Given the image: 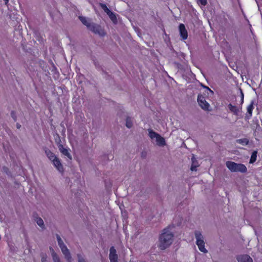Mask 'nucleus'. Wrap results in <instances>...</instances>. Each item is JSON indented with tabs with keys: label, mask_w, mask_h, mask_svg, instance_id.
Segmentation results:
<instances>
[{
	"label": "nucleus",
	"mask_w": 262,
	"mask_h": 262,
	"mask_svg": "<svg viewBox=\"0 0 262 262\" xmlns=\"http://www.w3.org/2000/svg\"><path fill=\"white\" fill-rule=\"evenodd\" d=\"M179 30L181 36L183 39H186L188 37L187 31L185 29L184 25L181 24L179 26Z\"/></svg>",
	"instance_id": "obj_10"
},
{
	"label": "nucleus",
	"mask_w": 262,
	"mask_h": 262,
	"mask_svg": "<svg viewBox=\"0 0 262 262\" xmlns=\"http://www.w3.org/2000/svg\"><path fill=\"white\" fill-rule=\"evenodd\" d=\"M5 4H7L9 0H3Z\"/></svg>",
	"instance_id": "obj_31"
},
{
	"label": "nucleus",
	"mask_w": 262,
	"mask_h": 262,
	"mask_svg": "<svg viewBox=\"0 0 262 262\" xmlns=\"http://www.w3.org/2000/svg\"><path fill=\"white\" fill-rule=\"evenodd\" d=\"M52 256L54 262H60V258L57 254H55Z\"/></svg>",
	"instance_id": "obj_25"
},
{
	"label": "nucleus",
	"mask_w": 262,
	"mask_h": 262,
	"mask_svg": "<svg viewBox=\"0 0 262 262\" xmlns=\"http://www.w3.org/2000/svg\"><path fill=\"white\" fill-rule=\"evenodd\" d=\"M52 163L59 172H62L63 171V166L58 157L54 160V161H52Z\"/></svg>",
	"instance_id": "obj_8"
},
{
	"label": "nucleus",
	"mask_w": 262,
	"mask_h": 262,
	"mask_svg": "<svg viewBox=\"0 0 262 262\" xmlns=\"http://www.w3.org/2000/svg\"><path fill=\"white\" fill-rule=\"evenodd\" d=\"M196 244L198 246V248L201 252H203L204 253H207L208 251L205 247L204 241L196 243Z\"/></svg>",
	"instance_id": "obj_13"
},
{
	"label": "nucleus",
	"mask_w": 262,
	"mask_h": 262,
	"mask_svg": "<svg viewBox=\"0 0 262 262\" xmlns=\"http://www.w3.org/2000/svg\"><path fill=\"white\" fill-rule=\"evenodd\" d=\"M101 7L102 8V9L104 11V12L108 14L111 11L109 10V9L107 7V6L105 4H100Z\"/></svg>",
	"instance_id": "obj_24"
},
{
	"label": "nucleus",
	"mask_w": 262,
	"mask_h": 262,
	"mask_svg": "<svg viewBox=\"0 0 262 262\" xmlns=\"http://www.w3.org/2000/svg\"><path fill=\"white\" fill-rule=\"evenodd\" d=\"M49 250L52 256L57 254L52 247H50Z\"/></svg>",
	"instance_id": "obj_28"
},
{
	"label": "nucleus",
	"mask_w": 262,
	"mask_h": 262,
	"mask_svg": "<svg viewBox=\"0 0 262 262\" xmlns=\"http://www.w3.org/2000/svg\"><path fill=\"white\" fill-rule=\"evenodd\" d=\"M109 259L110 262H118V256L114 247H111L110 249Z\"/></svg>",
	"instance_id": "obj_7"
},
{
	"label": "nucleus",
	"mask_w": 262,
	"mask_h": 262,
	"mask_svg": "<svg viewBox=\"0 0 262 262\" xmlns=\"http://www.w3.org/2000/svg\"><path fill=\"white\" fill-rule=\"evenodd\" d=\"M198 102L200 106L204 110L210 111L211 110L209 104L206 101L205 98L199 95L198 96Z\"/></svg>",
	"instance_id": "obj_5"
},
{
	"label": "nucleus",
	"mask_w": 262,
	"mask_h": 262,
	"mask_svg": "<svg viewBox=\"0 0 262 262\" xmlns=\"http://www.w3.org/2000/svg\"><path fill=\"white\" fill-rule=\"evenodd\" d=\"M198 166H199V165L198 164V163H195V161L192 159V165L191 167V170L192 171H196V168H197V167H198Z\"/></svg>",
	"instance_id": "obj_23"
},
{
	"label": "nucleus",
	"mask_w": 262,
	"mask_h": 262,
	"mask_svg": "<svg viewBox=\"0 0 262 262\" xmlns=\"http://www.w3.org/2000/svg\"><path fill=\"white\" fill-rule=\"evenodd\" d=\"M257 151H254L252 153V155L250 157V161H249L250 163L252 164L256 161V158H257Z\"/></svg>",
	"instance_id": "obj_17"
},
{
	"label": "nucleus",
	"mask_w": 262,
	"mask_h": 262,
	"mask_svg": "<svg viewBox=\"0 0 262 262\" xmlns=\"http://www.w3.org/2000/svg\"><path fill=\"white\" fill-rule=\"evenodd\" d=\"M37 224L42 229L45 228V225L43 221L40 217H37L35 220Z\"/></svg>",
	"instance_id": "obj_18"
},
{
	"label": "nucleus",
	"mask_w": 262,
	"mask_h": 262,
	"mask_svg": "<svg viewBox=\"0 0 262 262\" xmlns=\"http://www.w3.org/2000/svg\"><path fill=\"white\" fill-rule=\"evenodd\" d=\"M237 260L238 262H253L252 259L248 255H239Z\"/></svg>",
	"instance_id": "obj_11"
},
{
	"label": "nucleus",
	"mask_w": 262,
	"mask_h": 262,
	"mask_svg": "<svg viewBox=\"0 0 262 262\" xmlns=\"http://www.w3.org/2000/svg\"><path fill=\"white\" fill-rule=\"evenodd\" d=\"M90 30L95 34H97L101 36H104L106 34L103 29H102L100 26L94 24H92Z\"/></svg>",
	"instance_id": "obj_6"
},
{
	"label": "nucleus",
	"mask_w": 262,
	"mask_h": 262,
	"mask_svg": "<svg viewBox=\"0 0 262 262\" xmlns=\"http://www.w3.org/2000/svg\"><path fill=\"white\" fill-rule=\"evenodd\" d=\"M241 98H242V103L243 102V101H244V94L243 93V92L241 91Z\"/></svg>",
	"instance_id": "obj_30"
},
{
	"label": "nucleus",
	"mask_w": 262,
	"mask_h": 262,
	"mask_svg": "<svg viewBox=\"0 0 262 262\" xmlns=\"http://www.w3.org/2000/svg\"><path fill=\"white\" fill-rule=\"evenodd\" d=\"M195 238L196 239V243L204 241V237L199 231H196L194 233Z\"/></svg>",
	"instance_id": "obj_15"
},
{
	"label": "nucleus",
	"mask_w": 262,
	"mask_h": 262,
	"mask_svg": "<svg viewBox=\"0 0 262 262\" xmlns=\"http://www.w3.org/2000/svg\"><path fill=\"white\" fill-rule=\"evenodd\" d=\"M198 2L201 5L205 6L207 4V0H198Z\"/></svg>",
	"instance_id": "obj_27"
},
{
	"label": "nucleus",
	"mask_w": 262,
	"mask_h": 262,
	"mask_svg": "<svg viewBox=\"0 0 262 262\" xmlns=\"http://www.w3.org/2000/svg\"><path fill=\"white\" fill-rule=\"evenodd\" d=\"M56 238L58 246L61 249V252L64 255L65 258L68 262H72V258L71 253L66 245L64 244L63 241L58 235H56Z\"/></svg>",
	"instance_id": "obj_4"
},
{
	"label": "nucleus",
	"mask_w": 262,
	"mask_h": 262,
	"mask_svg": "<svg viewBox=\"0 0 262 262\" xmlns=\"http://www.w3.org/2000/svg\"><path fill=\"white\" fill-rule=\"evenodd\" d=\"M110 19L114 22L115 23L117 21V18L115 14L112 12H110L108 14Z\"/></svg>",
	"instance_id": "obj_22"
},
{
	"label": "nucleus",
	"mask_w": 262,
	"mask_h": 262,
	"mask_svg": "<svg viewBox=\"0 0 262 262\" xmlns=\"http://www.w3.org/2000/svg\"><path fill=\"white\" fill-rule=\"evenodd\" d=\"M148 136L153 142L159 146L165 145L166 142L164 138L161 137L159 134L156 133L151 129H148Z\"/></svg>",
	"instance_id": "obj_3"
},
{
	"label": "nucleus",
	"mask_w": 262,
	"mask_h": 262,
	"mask_svg": "<svg viewBox=\"0 0 262 262\" xmlns=\"http://www.w3.org/2000/svg\"><path fill=\"white\" fill-rule=\"evenodd\" d=\"M173 242V234L169 228L164 229L159 239L158 247L164 250L169 247Z\"/></svg>",
	"instance_id": "obj_1"
},
{
	"label": "nucleus",
	"mask_w": 262,
	"mask_h": 262,
	"mask_svg": "<svg viewBox=\"0 0 262 262\" xmlns=\"http://www.w3.org/2000/svg\"><path fill=\"white\" fill-rule=\"evenodd\" d=\"M126 126L128 128H131L133 126V121L131 118H127L126 120Z\"/></svg>",
	"instance_id": "obj_21"
},
{
	"label": "nucleus",
	"mask_w": 262,
	"mask_h": 262,
	"mask_svg": "<svg viewBox=\"0 0 262 262\" xmlns=\"http://www.w3.org/2000/svg\"><path fill=\"white\" fill-rule=\"evenodd\" d=\"M229 107V109L230 110V111L231 112H232V113H233L234 114L237 115L239 113V108L235 106V105H233L231 104H230L228 106Z\"/></svg>",
	"instance_id": "obj_16"
},
{
	"label": "nucleus",
	"mask_w": 262,
	"mask_h": 262,
	"mask_svg": "<svg viewBox=\"0 0 262 262\" xmlns=\"http://www.w3.org/2000/svg\"><path fill=\"white\" fill-rule=\"evenodd\" d=\"M227 167L233 172H240L242 173L246 172L247 168L246 166L242 163H236L232 161H227L226 163Z\"/></svg>",
	"instance_id": "obj_2"
},
{
	"label": "nucleus",
	"mask_w": 262,
	"mask_h": 262,
	"mask_svg": "<svg viewBox=\"0 0 262 262\" xmlns=\"http://www.w3.org/2000/svg\"><path fill=\"white\" fill-rule=\"evenodd\" d=\"M236 142L243 145H246L248 144L249 140L247 138H243L237 140Z\"/></svg>",
	"instance_id": "obj_19"
},
{
	"label": "nucleus",
	"mask_w": 262,
	"mask_h": 262,
	"mask_svg": "<svg viewBox=\"0 0 262 262\" xmlns=\"http://www.w3.org/2000/svg\"><path fill=\"white\" fill-rule=\"evenodd\" d=\"M47 255L46 254L42 255L41 257V261L42 262H45L46 261Z\"/></svg>",
	"instance_id": "obj_29"
},
{
	"label": "nucleus",
	"mask_w": 262,
	"mask_h": 262,
	"mask_svg": "<svg viewBox=\"0 0 262 262\" xmlns=\"http://www.w3.org/2000/svg\"><path fill=\"white\" fill-rule=\"evenodd\" d=\"M45 154L48 159L52 162V161H54L57 157L51 150L49 149H46L45 150Z\"/></svg>",
	"instance_id": "obj_14"
},
{
	"label": "nucleus",
	"mask_w": 262,
	"mask_h": 262,
	"mask_svg": "<svg viewBox=\"0 0 262 262\" xmlns=\"http://www.w3.org/2000/svg\"><path fill=\"white\" fill-rule=\"evenodd\" d=\"M253 109V104L252 102L250 104H249L247 108V113L249 114V116L251 117L252 114V111Z\"/></svg>",
	"instance_id": "obj_20"
},
{
	"label": "nucleus",
	"mask_w": 262,
	"mask_h": 262,
	"mask_svg": "<svg viewBox=\"0 0 262 262\" xmlns=\"http://www.w3.org/2000/svg\"><path fill=\"white\" fill-rule=\"evenodd\" d=\"M77 257L78 259V262H85L83 257L81 255L78 254Z\"/></svg>",
	"instance_id": "obj_26"
},
{
	"label": "nucleus",
	"mask_w": 262,
	"mask_h": 262,
	"mask_svg": "<svg viewBox=\"0 0 262 262\" xmlns=\"http://www.w3.org/2000/svg\"><path fill=\"white\" fill-rule=\"evenodd\" d=\"M58 149L59 151L64 156H67L69 159H71L72 157L69 152L70 149L64 147L62 145L60 144L58 145Z\"/></svg>",
	"instance_id": "obj_9"
},
{
	"label": "nucleus",
	"mask_w": 262,
	"mask_h": 262,
	"mask_svg": "<svg viewBox=\"0 0 262 262\" xmlns=\"http://www.w3.org/2000/svg\"><path fill=\"white\" fill-rule=\"evenodd\" d=\"M79 19L82 24L85 25L89 29L92 26L93 23H91V20L83 16H79Z\"/></svg>",
	"instance_id": "obj_12"
}]
</instances>
